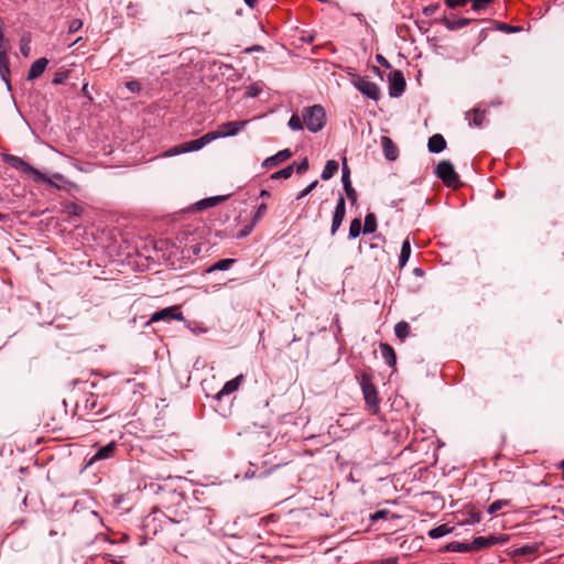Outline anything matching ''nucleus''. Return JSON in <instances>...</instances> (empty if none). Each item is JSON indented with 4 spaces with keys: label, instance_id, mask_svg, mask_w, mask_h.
Listing matches in <instances>:
<instances>
[{
    "label": "nucleus",
    "instance_id": "nucleus-56",
    "mask_svg": "<svg viewBox=\"0 0 564 564\" xmlns=\"http://www.w3.org/2000/svg\"><path fill=\"white\" fill-rule=\"evenodd\" d=\"M52 177L55 178V181H64V176L59 173L53 174Z\"/></svg>",
    "mask_w": 564,
    "mask_h": 564
},
{
    "label": "nucleus",
    "instance_id": "nucleus-37",
    "mask_svg": "<svg viewBox=\"0 0 564 564\" xmlns=\"http://www.w3.org/2000/svg\"><path fill=\"white\" fill-rule=\"evenodd\" d=\"M496 30L502 31V32H506V33H512V32H519L522 29L520 26L509 25V24H507L505 22H496Z\"/></svg>",
    "mask_w": 564,
    "mask_h": 564
},
{
    "label": "nucleus",
    "instance_id": "nucleus-63",
    "mask_svg": "<svg viewBox=\"0 0 564 564\" xmlns=\"http://www.w3.org/2000/svg\"><path fill=\"white\" fill-rule=\"evenodd\" d=\"M560 468L562 469V478L564 480V459L560 463Z\"/></svg>",
    "mask_w": 564,
    "mask_h": 564
},
{
    "label": "nucleus",
    "instance_id": "nucleus-19",
    "mask_svg": "<svg viewBox=\"0 0 564 564\" xmlns=\"http://www.w3.org/2000/svg\"><path fill=\"white\" fill-rule=\"evenodd\" d=\"M379 348L381 351V356L386 360V362L390 367H394L397 364V356H395L394 349L389 344H386V343H381Z\"/></svg>",
    "mask_w": 564,
    "mask_h": 564
},
{
    "label": "nucleus",
    "instance_id": "nucleus-40",
    "mask_svg": "<svg viewBox=\"0 0 564 564\" xmlns=\"http://www.w3.org/2000/svg\"><path fill=\"white\" fill-rule=\"evenodd\" d=\"M317 183V181L312 182L307 187H305L297 194L296 199L300 200L304 198L306 195H308L316 187Z\"/></svg>",
    "mask_w": 564,
    "mask_h": 564
},
{
    "label": "nucleus",
    "instance_id": "nucleus-61",
    "mask_svg": "<svg viewBox=\"0 0 564 564\" xmlns=\"http://www.w3.org/2000/svg\"><path fill=\"white\" fill-rule=\"evenodd\" d=\"M494 511H495L494 503H491V505H489V506L487 507V512H488V513H490V514H492V513H494Z\"/></svg>",
    "mask_w": 564,
    "mask_h": 564
},
{
    "label": "nucleus",
    "instance_id": "nucleus-38",
    "mask_svg": "<svg viewBox=\"0 0 564 564\" xmlns=\"http://www.w3.org/2000/svg\"><path fill=\"white\" fill-rule=\"evenodd\" d=\"M69 76V70L65 69V70H58L54 74V77H53V84L54 85H59V84H63Z\"/></svg>",
    "mask_w": 564,
    "mask_h": 564
},
{
    "label": "nucleus",
    "instance_id": "nucleus-42",
    "mask_svg": "<svg viewBox=\"0 0 564 564\" xmlns=\"http://www.w3.org/2000/svg\"><path fill=\"white\" fill-rule=\"evenodd\" d=\"M83 26V22L79 19H74L68 25V33H75Z\"/></svg>",
    "mask_w": 564,
    "mask_h": 564
},
{
    "label": "nucleus",
    "instance_id": "nucleus-12",
    "mask_svg": "<svg viewBox=\"0 0 564 564\" xmlns=\"http://www.w3.org/2000/svg\"><path fill=\"white\" fill-rule=\"evenodd\" d=\"M117 447L118 445L113 441L105 446L99 447L97 452L94 454V456L89 459L87 465H93L95 462L112 457L115 452L117 451Z\"/></svg>",
    "mask_w": 564,
    "mask_h": 564
},
{
    "label": "nucleus",
    "instance_id": "nucleus-16",
    "mask_svg": "<svg viewBox=\"0 0 564 564\" xmlns=\"http://www.w3.org/2000/svg\"><path fill=\"white\" fill-rule=\"evenodd\" d=\"M0 45H2V43H0ZM9 75H10V68H9V61L7 57V52H6V50L2 48V46H0V76L3 79V82L6 83L8 89L11 88Z\"/></svg>",
    "mask_w": 564,
    "mask_h": 564
},
{
    "label": "nucleus",
    "instance_id": "nucleus-39",
    "mask_svg": "<svg viewBox=\"0 0 564 564\" xmlns=\"http://www.w3.org/2000/svg\"><path fill=\"white\" fill-rule=\"evenodd\" d=\"M66 212L69 215L79 216L83 213V208L75 203H70V204L66 205Z\"/></svg>",
    "mask_w": 564,
    "mask_h": 564
},
{
    "label": "nucleus",
    "instance_id": "nucleus-23",
    "mask_svg": "<svg viewBox=\"0 0 564 564\" xmlns=\"http://www.w3.org/2000/svg\"><path fill=\"white\" fill-rule=\"evenodd\" d=\"M228 198V196L224 195V196H213V197H208V198H204L202 200H199L198 203H196V206L198 209H205V208H208V207H214L216 206L217 204L226 200Z\"/></svg>",
    "mask_w": 564,
    "mask_h": 564
},
{
    "label": "nucleus",
    "instance_id": "nucleus-45",
    "mask_svg": "<svg viewBox=\"0 0 564 564\" xmlns=\"http://www.w3.org/2000/svg\"><path fill=\"white\" fill-rule=\"evenodd\" d=\"M481 519V516L479 512H474L471 513L468 519L464 520L463 522L464 523H467V524H475V523H478Z\"/></svg>",
    "mask_w": 564,
    "mask_h": 564
},
{
    "label": "nucleus",
    "instance_id": "nucleus-7",
    "mask_svg": "<svg viewBox=\"0 0 564 564\" xmlns=\"http://www.w3.org/2000/svg\"><path fill=\"white\" fill-rule=\"evenodd\" d=\"M389 95L391 97H400L405 89V79L403 73L399 69L392 70L388 76Z\"/></svg>",
    "mask_w": 564,
    "mask_h": 564
},
{
    "label": "nucleus",
    "instance_id": "nucleus-21",
    "mask_svg": "<svg viewBox=\"0 0 564 564\" xmlns=\"http://www.w3.org/2000/svg\"><path fill=\"white\" fill-rule=\"evenodd\" d=\"M444 25L449 30H457L466 26L469 23V19L466 18H456V17H445L443 20Z\"/></svg>",
    "mask_w": 564,
    "mask_h": 564
},
{
    "label": "nucleus",
    "instance_id": "nucleus-26",
    "mask_svg": "<svg viewBox=\"0 0 564 564\" xmlns=\"http://www.w3.org/2000/svg\"><path fill=\"white\" fill-rule=\"evenodd\" d=\"M377 230V218L376 215L369 213L365 217V224L362 227L364 234H373Z\"/></svg>",
    "mask_w": 564,
    "mask_h": 564
},
{
    "label": "nucleus",
    "instance_id": "nucleus-43",
    "mask_svg": "<svg viewBox=\"0 0 564 564\" xmlns=\"http://www.w3.org/2000/svg\"><path fill=\"white\" fill-rule=\"evenodd\" d=\"M265 210L267 205L264 203L260 204L256 210L252 221L257 223L264 215Z\"/></svg>",
    "mask_w": 564,
    "mask_h": 564
},
{
    "label": "nucleus",
    "instance_id": "nucleus-60",
    "mask_svg": "<svg viewBox=\"0 0 564 564\" xmlns=\"http://www.w3.org/2000/svg\"><path fill=\"white\" fill-rule=\"evenodd\" d=\"M269 196H270V193L267 189H262L260 192V197H269Z\"/></svg>",
    "mask_w": 564,
    "mask_h": 564
},
{
    "label": "nucleus",
    "instance_id": "nucleus-34",
    "mask_svg": "<svg viewBox=\"0 0 564 564\" xmlns=\"http://www.w3.org/2000/svg\"><path fill=\"white\" fill-rule=\"evenodd\" d=\"M293 171H294V164H291L278 172H274L272 175H271V178L272 180H280V178H289L291 177V175L293 174Z\"/></svg>",
    "mask_w": 564,
    "mask_h": 564
},
{
    "label": "nucleus",
    "instance_id": "nucleus-30",
    "mask_svg": "<svg viewBox=\"0 0 564 564\" xmlns=\"http://www.w3.org/2000/svg\"><path fill=\"white\" fill-rule=\"evenodd\" d=\"M451 532H452V528H449L447 524H441L436 528L431 529L429 531V536L432 539H438V538H442Z\"/></svg>",
    "mask_w": 564,
    "mask_h": 564
},
{
    "label": "nucleus",
    "instance_id": "nucleus-32",
    "mask_svg": "<svg viewBox=\"0 0 564 564\" xmlns=\"http://www.w3.org/2000/svg\"><path fill=\"white\" fill-rule=\"evenodd\" d=\"M362 232L361 221L359 218H355L350 221L349 226V238L355 239Z\"/></svg>",
    "mask_w": 564,
    "mask_h": 564
},
{
    "label": "nucleus",
    "instance_id": "nucleus-17",
    "mask_svg": "<svg viewBox=\"0 0 564 564\" xmlns=\"http://www.w3.org/2000/svg\"><path fill=\"white\" fill-rule=\"evenodd\" d=\"M47 64H48V59L45 57H41V58L36 59L35 62H33V64L30 67L29 73H28V79L33 80V79L40 77L44 73Z\"/></svg>",
    "mask_w": 564,
    "mask_h": 564
},
{
    "label": "nucleus",
    "instance_id": "nucleus-27",
    "mask_svg": "<svg viewBox=\"0 0 564 564\" xmlns=\"http://www.w3.org/2000/svg\"><path fill=\"white\" fill-rule=\"evenodd\" d=\"M235 259H221L219 261H217L216 263H214L213 265H210L206 272H213V271H216V270H219V271H226L228 269H230V267L232 265V263H235Z\"/></svg>",
    "mask_w": 564,
    "mask_h": 564
},
{
    "label": "nucleus",
    "instance_id": "nucleus-31",
    "mask_svg": "<svg viewBox=\"0 0 564 564\" xmlns=\"http://www.w3.org/2000/svg\"><path fill=\"white\" fill-rule=\"evenodd\" d=\"M539 547H540V544H538V543L524 545L519 549H516L512 552V555H530V554L538 552Z\"/></svg>",
    "mask_w": 564,
    "mask_h": 564
},
{
    "label": "nucleus",
    "instance_id": "nucleus-58",
    "mask_svg": "<svg viewBox=\"0 0 564 564\" xmlns=\"http://www.w3.org/2000/svg\"><path fill=\"white\" fill-rule=\"evenodd\" d=\"M261 50H262V47L260 45H254L250 48H247V52L261 51Z\"/></svg>",
    "mask_w": 564,
    "mask_h": 564
},
{
    "label": "nucleus",
    "instance_id": "nucleus-11",
    "mask_svg": "<svg viewBox=\"0 0 564 564\" xmlns=\"http://www.w3.org/2000/svg\"><path fill=\"white\" fill-rule=\"evenodd\" d=\"M214 140H217V135H214L212 131L207 132L206 134H204L203 137H200L198 139L184 142L185 151H186V153L193 152V151H198Z\"/></svg>",
    "mask_w": 564,
    "mask_h": 564
},
{
    "label": "nucleus",
    "instance_id": "nucleus-6",
    "mask_svg": "<svg viewBox=\"0 0 564 564\" xmlns=\"http://www.w3.org/2000/svg\"><path fill=\"white\" fill-rule=\"evenodd\" d=\"M184 321V315L180 310L178 305L169 306L165 308H162L155 313H153L150 317V319L147 322V325H150L152 323H158L161 321Z\"/></svg>",
    "mask_w": 564,
    "mask_h": 564
},
{
    "label": "nucleus",
    "instance_id": "nucleus-33",
    "mask_svg": "<svg viewBox=\"0 0 564 564\" xmlns=\"http://www.w3.org/2000/svg\"><path fill=\"white\" fill-rule=\"evenodd\" d=\"M449 552H470L469 543L465 542H451L446 545Z\"/></svg>",
    "mask_w": 564,
    "mask_h": 564
},
{
    "label": "nucleus",
    "instance_id": "nucleus-13",
    "mask_svg": "<svg viewBox=\"0 0 564 564\" xmlns=\"http://www.w3.org/2000/svg\"><path fill=\"white\" fill-rule=\"evenodd\" d=\"M291 156H292V152L289 149L281 150L276 154L267 158L263 161L262 166L265 167V169L273 167V166H275V165H278L280 163L285 162Z\"/></svg>",
    "mask_w": 564,
    "mask_h": 564
},
{
    "label": "nucleus",
    "instance_id": "nucleus-3",
    "mask_svg": "<svg viewBox=\"0 0 564 564\" xmlns=\"http://www.w3.org/2000/svg\"><path fill=\"white\" fill-rule=\"evenodd\" d=\"M359 383L362 390L364 399L370 411L375 414L379 410L380 399L376 386L372 383L370 375L364 372L359 378Z\"/></svg>",
    "mask_w": 564,
    "mask_h": 564
},
{
    "label": "nucleus",
    "instance_id": "nucleus-64",
    "mask_svg": "<svg viewBox=\"0 0 564 564\" xmlns=\"http://www.w3.org/2000/svg\"><path fill=\"white\" fill-rule=\"evenodd\" d=\"M414 273L417 274V275H422L423 274V271L421 269H415L414 270Z\"/></svg>",
    "mask_w": 564,
    "mask_h": 564
},
{
    "label": "nucleus",
    "instance_id": "nucleus-36",
    "mask_svg": "<svg viewBox=\"0 0 564 564\" xmlns=\"http://www.w3.org/2000/svg\"><path fill=\"white\" fill-rule=\"evenodd\" d=\"M183 153H186L185 145H184V143H181V144L170 148L167 151L164 152L163 156L169 158V156L180 155Z\"/></svg>",
    "mask_w": 564,
    "mask_h": 564
},
{
    "label": "nucleus",
    "instance_id": "nucleus-57",
    "mask_svg": "<svg viewBox=\"0 0 564 564\" xmlns=\"http://www.w3.org/2000/svg\"><path fill=\"white\" fill-rule=\"evenodd\" d=\"M384 513H386V511H378V512L372 517V519L383 518V517H384Z\"/></svg>",
    "mask_w": 564,
    "mask_h": 564
},
{
    "label": "nucleus",
    "instance_id": "nucleus-46",
    "mask_svg": "<svg viewBox=\"0 0 564 564\" xmlns=\"http://www.w3.org/2000/svg\"><path fill=\"white\" fill-rule=\"evenodd\" d=\"M445 1V4L451 8V9H454L456 7H460V6H464L465 3H467L469 0H444Z\"/></svg>",
    "mask_w": 564,
    "mask_h": 564
},
{
    "label": "nucleus",
    "instance_id": "nucleus-59",
    "mask_svg": "<svg viewBox=\"0 0 564 564\" xmlns=\"http://www.w3.org/2000/svg\"><path fill=\"white\" fill-rule=\"evenodd\" d=\"M506 541H507V538H505V536H502V535H501V536H496V544H497V543H503V542H506Z\"/></svg>",
    "mask_w": 564,
    "mask_h": 564
},
{
    "label": "nucleus",
    "instance_id": "nucleus-8",
    "mask_svg": "<svg viewBox=\"0 0 564 564\" xmlns=\"http://www.w3.org/2000/svg\"><path fill=\"white\" fill-rule=\"evenodd\" d=\"M248 120L229 121L220 124L218 130L212 131L214 135L219 138L234 137L239 133L248 124Z\"/></svg>",
    "mask_w": 564,
    "mask_h": 564
},
{
    "label": "nucleus",
    "instance_id": "nucleus-62",
    "mask_svg": "<svg viewBox=\"0 0 564 564\" xmlns=\"http://www.w3.org/2000/svg\"><path fill=\"white\" fill-rule=\"evenodd\" d=\"M51 180V183H47L50 186H54L56 188H61V186H58L57 184H55V181H53L51 177H48Z\"/></svg>",
    "mask_w": 564,
    "mask_h": 564
},
{
    "label": "nucleus",
    "instance_id": "nucleus-55",
    "mask_svg": "<svg viewBox=\"0 0 564 564\" xmlns=\"http://www.w3.org/2000/svg\"><path fill=\"white\" fill-rule=\"evenodd\" d=\"M382 564H398V562H397V558L390 557V558L384 560Z\"/></svg>",
    "mask_w": 564,
    "mask_h": 564
},
{
    "label": "nucleus",
    "instance_id": "nucleus-48",
    "mask_svg": "<svg viewBox=\"0 0 564 564\" xmlns=\"http://www.w3.org/2000/svg\"><path fill=\"white\" fill-rule=\"evenodd\" d=\"M437 9H438V4H430L423 9V13L426 17H431L436 12Z\"/></svg>",
    "mask_w": 564,
    "mask_h": 564
},
{
    "label": "nucleus",
    "instance_id": "nucleus-29",
    "mask_svg": "<svg viewBox=\"0 0 564 564\" xmlns=\"http://www.w3.org/2000/svg\"><path fill=\"white\" fill-rule=\"evenodd\" d=\"M31 34L24 33L20 39V52L24 57H28L31 52Z\"/></svg>",
    "mask_w": 564,
    "mask_h": 564
},
{
    "label": "nucleus",
    "instance_id": "nucleus-18",
    "mask_svg": "<svg viewBox=\"0 0 564 564\" xmlns=\"http://www.w3.org/2000/svg\"><path fill=\"white\" fill-rule=\"evenodd\" d=\"M429 151L432 153H440L446 148V141L442 134H434L429 139Z\"/></svg>",
    "mask_w": 564,
    "mask_h": 564
},
{
    "label": "nucleus",
    "instance_id": "nucleus-49",
    "mask_svg": "<svg viewBox=\"0 0 564 564\" xmlns=\"http://www.w3.org/2000/svg\"><path fill=\"white\" fill-rule=\"evenodd\" d=\"M376 59H377V62H378L381 66H383V67H386V68H391V64L388 62V59H387L384 56H382V55L378 54V55L376 56Z\"/></svg>",
    "mask_w": 564,
    "mask_h": 564
},
{
    "label": "nucleus",
    "instance_id": "nucleus-35",
    "mask_svg": "<svg viewBox=\"0 0 564 564\" xmlns=\"http://www.w3.org/2000/svg\"><path fill=\"white\" fill-rule=\"evenodd\" d=\"M303 117H300L299 115L294 113L291 116L288 126L293 131H299L303 129Z\"/></svg>",
    "mask_w": 564,
    "mask_h": 564
},
{
    "label": "nucleus",
    "instance_id": "nucleus-44",
    "mask_svg": "<svg viewBox=\"0 0 564 564\" xmlns=\"http://www.w3.org/2000/svg\"><path fill=\"white\" fill-rule=\"evenodd\" d=\"M126 87L131 91V93H139L141 90V84L137 80H130V82H127L126 83Z\"/></svg>",
    "mask_w": 564,
    "mask_h": 564
},
{
    "label": "nucleus",
    "instance_id": "nucleus-22",
    "mask_svg": "<svg viewBox=\"0 0 564 564\" xmlns=\"http://www.w3.org/2000/svg\"><path fill=\"white\" fill-rule=\"evenodd\" d=\"M491 544H494V535L492 534H489L488 536H478L469 543L470 552L478 551V550L487 547Z\"/></svg>",
    "mask_w": 564,
    "mask_h": 564
},
{
    "label": "nucleus",
    "instance_id": "nucleus-10",
    "mask_svg": "<svg viewBox=\"0 0 564 564\" xmlns=\"http://www.w3.org/2000/svg\"><path fill=\"white\" fill-rule=\"evenodd\" d=\"M341 182L344 189L346 192V195L348 199L351 202V204H355L357 202V193L355 188L351 185L350 181V170L347 165V159H343V174H341Z\"/></svg>",
    "mask_w": 564,
    "mask_h": 564
},
{
    "label": "nucleus",
    "instance_id": "nucleus-2",
    "mask_svg": "<svg viewBox=\"0 0 564 564\" xmlns=\"http://www.w3.org/2000/svg\"><path fill=\"white\" fill-rule=\"evenodd\" d=\"M302 117L304 124L313 133L321 131L326 124V113L319 105L304 108Z\"/></svg>",
    "mask_w": 564,
    "mask_h": 564
},
{
    "label": "nucleus",
    "instance_id": "nucleus-50",
    "mask_svg": "<svg viewBox=\"0 0 564 564\" xmlns=\"http://www.w3.org/2000/svg\"><path fill=\"white\" fill-rule=\"evenodd\" d=\"M260 88H258L257 86H249L247 90V96L257 97L260 94Z\"/></svg>",
    "mask_w": 564,
    "mask_h": 564
},
{
    "label": "nucleus",
    "instance_id": "nucleus-54",
    "mask_svg": "<svg viewBox=\"0 0 564 564\" xmlns=\"http://www.w3.org/2000/svg\"><path fill=\"white\" fill-rule=\"evenodd\" d=\"M245 3L250 7V8H253L256 4H257V1L258 0H243Z\"/></svg>",
    "mask_w": 564,
    "mask_h": 564
},
{
    "label": "nucleus",
    "instance_id": "nucleus-51",
    "mask_svg": "<svg viewBox=\"0 0 564 564\" xmlns=\"http://www.w3.org/2000/svg\"><path fill=\"white\" fill-rule=\"evenodd\" d=\"M96 405H97V400L94 395H91L90 398H88L86 400V405H85L86 409L93 410L96 408Z\"/></svg>",
    "mask_w": 564,
    "mask_h": 564
},
{
    "label": "nucleus",
    "instance_id": "nucleus-14",
    "mask_svg": "<svg viewBox=\"0 0 564 564\" xmlns=\"http://www.w3.org/2000/svg\"><path fill=\"white\" fill-rule=\"evenodd\" d=\"M381 147H382V150H383V153H384V156L387 160H389V161L397 160L399 151H398V148L395 147V144L393 143V141L389 137H387V135L381 137Z\"/></svg>",
    "mask_w": 564,
    "mask_h": 564
},
{
    "label": "nucleus",
    "instance_id": "nucleus-53",
    "mask_svg": "<svg viewBox=\"0 0 564 564\" xmlns=\"http://www.w3.org/2000/svg\"><path fill=\"white\" fill-rule=\"evenodd\" d=\"M506 503V501L496 500V511L500 510Z\"/></svg>",
    "mask_w": 564,
    "mask_h": 564
},
{
    "label": "nucleus",
    "instance_id": "nucleus-20",
    "mask_svg": "<svg viewBox=\"0 0 564 564\" xmlns=\"http://www.w3.org/2000/svg\"><path fill=\"white\" fill-rule=\"evenodd\" d=\"M466 119L469 121V126L480 127L485 120V111L475 108L466 113Z\"/></svg>",
    "mask_w": 564,
    "mask_h": 564
},
{
    "label": "nucleus",
    "instance_id": "nucleus-5",
    "mask_svg": "<svg viewBox=\"0 0 564 564\" xmlns=\"http://www.w3.org/2000/svg\"><path fill=\"white\" fill-rule=\"evenodd\" d=\"M352 85L366 97L377 101L380 98V90L376 83L370 82L367 77L354 75Z\"/></svg>",
    "mask_w": 564,
    "mask_h": 564
},
{
    "label": "nucleus",
    "instance_id": "nucleus-28",
    "mask_svg": "<svg viewBox=\"0 0 564 564\" xmlns=\"http://www.w3.org/2000/svg\"><path fill=\"white\" fill-rule=\"evenodd\" d=\"M394 333L401 340L405 339L410 335V325L408 322L401 321L394 326Z\"/></svg>",
    "mask_w": 564,
    "mask_h": 564
},
{
    "label": "nucleus",
    "instance_id": "nucleus-47",
    "mask_svg": "<svg viewBox=\"0 0 564 564\" xmlns=\"http://www.w3.org/2000/svg\"><path fill=\"white\" fill-rule=\"evenodd\" d=\"M308 169V160L304 158L299 164H296V172L303 174Z\"/></svg>",
    "mask_w": 564,
    "mask_h": 564
},
{
    "label": "nucleus",
    "instance_id": "nucleus-9",
    "mask_svg": "<svg viewBox=\"0 0 564 564\" xmlns=\"http://www.w3.org/2000/svg\"><path fill=\"white\" fill-rule=\"evenodd\" d=\"M346 215V203L343 195L337 199V204L333 214L330 235L334 236L339 229Z\"/></svg>",
    "mask_w": 564,
    "mask_h": 564
},
{
    "label": "nucleus",
    "instance_id": "nucleus-15",
    "mask_svg": "<svg viewBox=\"0 0 564 564\" xmlns=\"http://www.w3.org/2000/svg\"><path fill=\"white\" fill-rule=\"evenodd\" d=\"M243 379H245L243 375H239L236 378L227 381L224 384V387L221 388V390L217 393L216 398L221 399L223 397L229 395L232 392L237 391L240 383L243 381Z\"/></svg>",
    "mask_w": 564,
    "mask_h": 564
},
{
    "label": "nucleus",
    "instance_id": "nucleus-24",
    "mask_svg": "<svg viewBox=\"0 0 564 564\" xmlns=\"http://www.w3.org/2000/svg\"><path fill=\"white\" fill-rule=\"evenodd\" d=\"M338 162L335 160H328L324 166V170L322 172V180L327 181L332 178L336 172L338 171Z\"/></svg>",
    "mask_w": 564,
    "mask_h": 564
},
{
    "label": "nucleus",
    "instance_id": "nucleus-4",
    "mask_svg": "<svg viewBox=\"0 0 564 564\" xmlns=\"http://www.w3.org/2000/svg\"><path fill=\"white\" fill-rule=\"evenodd\" d=\"M435 174L447 187L458 188L462 185L454 165L448 160H443L436 165Z\"/></svg>",
    "mask_w": 564,
    "mask_h": 564
},
{
    "label": "nucleus",
    "instance_id": "nucleus-25",
    "mask_svg": "<svg viewBox=\"0 0 564 564\" xmlns=\"http://www.w3.org/2000/svg\"><path fill=\"white\" fill-rule=\"evenodd\" d=\"M410 256H411V243H410L409 238H406L402 242V247H401V252H400V257H399L400 268H403L406 264Z\"/></svg>",
    "mask_w": 564,
    "mask_h": 564
},
{
    "label": "nucleus",
    "instance_id": "nucleus-1",
    "mask_svg": "<svg viewBox=\"0 0 564 564\" xmlns=\"http://www.w3.org/2000/svg\"><path fill=\"white\" fill-rule=\"evenodd\" d=\"M3 160L6 163H8L11 167L21 171L29 177H31L36 183H51V180L40 172L37 169L30 165L28 162H25L23 159L13 155V154H4Z\"/></svg>",
    "mask_w": 564,
    "mask_h": 564
},
{
    "label": "nucleus",
    "instance_id": "nucleus-52",
    "mask_svg": "<svg viewBox=\"0 0 564 564\" xmlns=\"http://www.w3.org/2000/svg\"><path fill=\"white\" fill-rule=\"evenodd\" d=\"M82 93L85 97H87L89 100H93L91 96L89 95V90H88V84H84L83 87H82Z\"/></svg>",
    "mask_w": 564,
    "mask_h": 564
},
{
    "label": "nucleus",
    "instance_id": "nucleus-41",
    "mask_svg": "<svg viewBox=\"0 0 564 564\" xmlns=\"http://www.w3.org/2000/svg\"><path fill=\"white\" fill-rule=\"evenodd\" d=\"M492 0H471L473 2V10L474 11H480L484 9L488 3H490Z\"/></svg>",
    "mask_w": 564,
    "mask_h": 564
}]
</instances>
